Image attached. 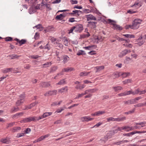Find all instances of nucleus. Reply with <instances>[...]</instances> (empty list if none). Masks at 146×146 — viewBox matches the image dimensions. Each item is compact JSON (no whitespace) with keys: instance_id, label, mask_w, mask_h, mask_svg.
<instances>
[{"instance_id":"obj_1","label":"nucleus","mask_w":146,"mask_h":146,"mask_svg":"<svg viewBox=\"0 0 146 146\" xmlns=\"http://www.w3.org/2000/svg\"><path fill=\"white\" fill-rule=\"evenodd\" d=\"M37 117H30L24 118L20 121V122L23 123L30 122L32 121H36L37 120Z\"/></svg>"},{"instance_id":"obj_2","label":"nucleus","mask_w":146,"mask_h":146,"mask_svg":"<svg viewBox=\"0 0 146 146\" xmlns=\"http://www.w3.org/2000/svg\"><path fill=\"white\" fill-rule=\"evenodd\" d=\"M98 90L97 88H94L90 89H88L85 91L84 93L79 94L78 95L79 98L83 96L84 95L87 94L89 93H94Z\"/></svg>"},{"instance_id":"obj_3","label":"nucleus","mask_w":146,"mask_h":146,"mask_svg":"<svg viewBox=\"0 0 146 146\" xmlns=\"http://www.w3.org/2000/svg\"><path fill=\"white\" fill-rule=\"evenodd\" d=\"M19 99L18 100L16 103L17 106H19L23 103L25 100V96L24 94H21L19 96Z\"/></svg>"},{"instance_id":"obj_4","label":"nucleus","mask_w":146,"mask_h":146,"mask_svg":"<svg viewBox=\"0 0 146 146\" xmlns=\"http://www.w3.org/2000/svg\"><path fill=\"white\" fill-rule=\"evenodd\" d=\"M141 21L140 19H135L133 23V29H138Z\"/></svg>"},{"instance_id":"obj_5","label":"nucleus","mask_w":146,"mask_h":146,"mask_svg":"<svg viewBox=\"0 0 146 146\" xmlns=\"http://www.w3.org/2000/svg\"><path fill=\"white\" fill-rule=\"evenodd\" d=\"M75 32L78 33L81 32L83 30V27L82 25L77 24L74 26Z\"/></svg>"},{"instance_id":"obj_6","label":"nucleus","mask_w":146,"mask_h":146,"mask_svg":"<svg viewBox=\"0 0 146 146\" xmlns=\"http://www.w3.org/2000/svg\"><path fill=\"white\" fill-rule=\"evenodd\" d=\"M57 92L56 90L49 91L46 93L44 95L45 96H49L51 95H56L57 94Z\"/></svg>"},{"instance_id":"obj_7","label":"nucleus","mask_w":146,"mask_h":146,"mask_svg":"<svg viewBox=\"0 0 146 146\" xmlns=\"http://www.w3.org/2000/svg\"><path fill=\"white\" fill-rule=\"evenodd\" d=\"M130 52L131 50H128L127 49H125L120 53L119 54V56L121 58Z\"/></svg>"},{"instance_id":"obj_8","label":"nucleus","mask_w":146,"mask_h":146,"mask_svg":"<svg viewBox=\"0 0 146 146\" xmlns=\"http://www.w3.org/2000/svg\"><path fill=\"white\" fill-rule=\"evenodd\" d=\"M93 118H91L89 116H84L81 117L80 118L81 121L82 122H88L92 121L93 119Z\"/></svg>"},{"instance_id":"obj_9","label":"nucleus","mask_w":146,"mask_h":146,"mask_svg":"<svg viewBox=\"0 0 146 146\" xmlns=\"http://www.w3.org/2000/svg\"><path fill=\"white\" fill-rule=\"evenodd\" d=\"M82 13V12L80 10H75L72 11V12L69 13V14L72 15H76V16L78 17Z\"/></svg>"},{"instance_id":"obj_10","label":"nucleus","mask_w":146,"mask_h":146,"mask_svg":"<svg viewBox=\"0 0 146 146\" xmlns=\"http://www.w3.org/2000/svg\"><path fill=\"white\" fill-rule=\"evenodd\" d=\"M52 114V112H46L43 114L41 116L37 117V120L42 119L43 118H45L50 115Z\"/></svg>"},{"instance_id":"obj_11","label":"nucleus","mask_w":146,"mask_h":146,"mask_svg":"<svg viewBox=\"0 0 146 146\" xmlns=\"http://www.w3.org/2000/svg\"><path fill=\"white\" fill-rule=\"evenodd\" d=\"M39 85L40 87L42 88H47L50 86V84L48 82H41Z\"/></svg>"},{"instance_id":"obj_12","label":"nucleus","mask_w":146,"mask_h":146,"mask_svg":"<svg viewBox=\"0 0 146 146\" xmlns=\"http://www.w3.org/2000/svg\"><path fill=\"white\" fill-rule=\"evenodd\" d=\"M86 17L87 19V21H88L90 20H96V18L95 17L92 15L89 14L86 15Z\"/></svg>"},{"instance_id":"obj_13","label":"nucleus","mask_w":146,"mask_h":146,"mask_svg":"<svg viewBox=\"0 0 146 146\" xmlns=\"http://www.w3.org/2000/svg\"><path fill=\"white\" fill-rule=\"evenodd\" d=\"M95 41L96 43H98L99 41L101 42L103 41V39L101 36L99 35L98 36H95L94 38Z\"/></svg>"},{"instance_id":"obj_14","label":"nucleus","mask_w":146,"mask_h":146,"mask_svg":"<svg viewBox=\"0 0 146 146\" xmlns=\"http://www.w3.org/2000/svg\"><path fill=\"white\" fill-rule=\"evenodd\" d=\"M14 40L18 42L20 44V46L25 44L27 41V40L25 39H22L21 40H20L19 39L17 38H15Z\"/></svg>"},{"instance_id":"obj_15","label":"nucleus","mask_w":146,"mask_h":146,"mask_svg":"<svg viewBox=\"0 0 146 146\" xmlns=\"http://www.w3.org/2000/svg\"><path fill=\"white\" fill-rule=\"evenodd\" d=\"M68 90V87L67 86H65L64 87H63L62 88L59 89L58 90V92L59 93L62 94L65 91L67 92Z\"/></svg>"},{"instance_id":"obj_16","label":"nucleus","mask_w":146,"mask_h":146,"mask_svg":"<svg viewBox=\"0 0 146 146\" xmlns=\"http://www.w3.org/2000/svg\"><path fill=\"white\" fill-rule=\"evenodd\" d=\"M65 17V15L63 14H60L59 15H57L55 18V19L56 20H61L64 19Z\"/></svg>"},{"instance_id":"obj_17","label":"nucleus","mask_w":146,"mask_h":146,"mask_svg":"<svg viewBox=\"0 0 146 146\" xmlns=\"http://www.w3.org/2000/svg\"><path fill=\"white\" fill-rule=\"evenodd\" d=\"M123 102L125 104H135L133 99L129 100L127 101H124Z\"/></svg>"},{"instance_id":"obj_18","label":"nucleus","mask_w":146,"mask_h":146,"mask_svg":"<svg viewBox=\"0 0 146 146\" xmlns=\"http://www.w3.org/2000/svg\"><path fill=\"white\" fill-rule=\"evenodd\" d=\"M111 24L113 25V27L115 29L119 30H121L122 29V28L118 25L113 23H111Z\"/></svg>"},{"instance_id":"obj_19","label":"nucleus","mask_w":146,"mask_h":146,"mask_svg":"<svg viewBox=\"0 0 146 146\" xmlns=\"http://www.w3.org/2000/svg\"><path fill=\"white\" fill-rule=\"evenodd\" d=\"M13 68H8L4 69L2 70V72L3 73H6L12 72Z\"/></svg>"},{"instance_id":"obj_20","label":"nucleus","mask_w":146,"mask_h":146,"mask_svg":"<svg viewBox=\"0 0 146 146\" xmlns=\"http://www.w3.org/2000/svg\"><path fill=\"white\" fill-rule=\"evenodd\" d=\"M38 9L36 7L35 8L31 7L29 9V13L30 14H32L36 12V9Z\"/></svg>"},{"instance_id":"obj_21","label":"nucleus","mask_w":146,"mask_h":146,"mask_svg":"<svg viewBox=\"0 0 146 146\" xmlns=\"http://www.w3.org/2000/svg\"><path fill=\"white\" fill-rule=\"evenodd\" d=\"M85 86H86L84 84H83L81 85L79 84L78 85H77L75 87V88L77 89L82 90L85 87Z\"/></svg>"},{"instance_id":"obj_22","label":"nucleus","mask_w":146,"mask_h":146,"mask_svg":"<svg viewBox=\"0 0 146 146\" xmlns=\"http://www.w3.org/2000/svg\"><path fill=\"white\" fill-rule=\"evenodd\" d=\"M88 23L90 24V25L91 26L92 28H95L96 27V24H97L96 22L90 21L88 22Z\"/></svg>"},{"instance_id":"obj_23","label":"nucleus","mask_w":146,"mask_h":146,"mask_svg":"<svg viewBox=\"0 0 146 146\" xmlns=\"http://www.w3.org/2000/svg\"><path fill=\"white\" fill-rule=\"evenodd\" d=\"M24 113L23 112L17 113L13 115V117L14 118H18L20 116H22L23 115Z\"/></svg>"},{"instance_id":"obj_24","label":"nucleus","mask_w":146,"mask_h":146,"mask_svg":"<svg viewBox=\"0 0 146 146\" xmlns=\"http://www.w3.org/2000/svg\"><path fill=\"white\" fill-rule=\"evenodd\" d=\"M58 67L57 66H54L52 67L50 69V71L49 72V73H52L55 72L58 69Z\"/></svg>"},{"instance_id":"obj_25","label":"nucleus","mask_w":146,"mask_h":146,"mask_svg":"<svg viewBox=\"0 0 146 146\" xmlns=\"http://www.w3.org/2000/svg\"><path fill=\"white\" fill-rule=\"evenodd\" d=\"M90 72H88L86 71H83L80 72V73L79 76L81 77H84L87 76Z\"/></svg>"},{"instance_id":"obj_26","label":"nucleus","mask_w":146,"mask_h":146,"mask_svg":"<svg viewBox=\"0 0 146 146\" xmlns=\"http://www.w3.org/2000/svg\"><path fill=\"white\" fill-rule=\"evenodd\" d=\"M1 141L4 143L9 144L11 143V141L9 139H2Z\"/></svg>"},{"instance_id":"obj_27","label":"nucleus","mask_w":146,"mask_h":146,"mask_svg":"<svg viewBox=\"0 0 146 146\" xmlns=\"http://www.w3.org/2000/svg\"><path fill=\"white\" fill-rule=\"evenodd\" d=\"M20 56H18L15 54H13L8 56V57H10V59H13L15 58H19Z\"/></svg>"},{"instance_id":"obj_28","label":"nucleus","mask_w":146,"mask_h":146,"mask_svg":"<svg viewBox=\"0 0 146 146\" xmlns=\"http://www.w3.org/2000/svg\"><path fill=\"white\" fill-rule=\"evenodd\" d=\"M112 134L111 131H110L107 134V135L104 137V140L106 141L108 140L110 137V135H111Z\"/></svg>"},{"instance_id":"obj_29","label":"nucleus","mask_w":146,"mask_h":146,"mask_svg":"<svg viewBox=\"0 0 146 146\" xmlns=\"http://www.w3.org/2000/svg\"><path fill=\"white\" fill-rule=\"evenodd\" d=\"M19 110V108H16L15 107H13L11 109L10 112L11 113H13L14 112L17 111Z\"/></svg>"},{"instance_id":"obj_30","label":"nucleus","mask_w":146,"mask_h":146,"mask_svg":"<svg viewBox=\"0 0 146 146\" xmlns=\"http://www.w3.org/2000/svg\"><path fill=\"white\" fill-rule=\"evenodd\" d=\"M146 106V103H139L138 104L134 105V106L135 107H144Z\"/></svg>"},{"instance_id":"obj_31","label":"nucleus","mask_w":146,"mask_h":146,"mask_svg":"<svg viewBox=\"0 0 146 146\" xmlns=\"http://www.w3.org/2000/svg\"><path fill=\"white\" fill-rule=\"evenodd\" d=\"M66 81L65 79L61 80L57 84V85H62L66 84Z\"/></svg>"},{"instance_id":"obj_32","label":"nucleus","mask_w":146,"mask_h":146,"mask_svg":"<svg viewBox=\"0 0 146 146\" xmlns=\"http://www.w3.org/2000/svg\"><path fill=\"white\" fill-rule=\"evenodd\" d=\"M96 47V46L95 45H92L91 46H85L83 47V48L86 50H91V48H92L93 47Z\"/></svg>"},{"instance_id":"obj_33","label":"nucleus","mask_w":146,"mask_h":146,"mask_svg":"<svg viewBox=\"0 0 146 146\" xmlns=\"http://www.w3.org/2000/svg\"><path fill=\"white\" fill-rule=\"evenodd\" d=\"M63 62L64 64L65 63L67 62L69 60V57L66 55L64 56H63Z\"/></svg>"},{"instance_id":"obj_34","label":"nucleus","mask_w":146,"mask_h":146,"mask_svg":"<svg viewBox=\"0 0 146 146\" xmlns=\"http://www.w3.org/2000/svg\"><path fill=\"white\" fill-rule=\"evenodd\" d=\"M38 103L37 102H35L31 104L30 106L27 108H26V109L28 110L31 109L32 107L35 106Z\"/></svg>"},{"instance_id":"obj_35","label":"nucleus","mask_w":146,"mask_h":146,"mask_svg":"<svg viewBox=\"0 0 146 146\" xmlns=\"http://www.w3.org/2000/svg\"><path fill=\"white\" fill-rule=\"evenodd\" d=\"M21 129V128L20 127H15L11 128V130L13 132H15L18 130H20Z\"/></svg>"},{"instance_id":"obj_36","label":"nucleus","mask_w":146,"mask_h":146,"mask_svg":"<svg viewBox=\"0 0 146 146\" xmlns=\"http://www.w3.org/2000/svg\"><path fill=\"white\" fill-rule=\"evenodd\" d=\"M63 70H64V72H68L69 71H72L73 70H74V69L73 68L70 67V68H64Z\"/></svg>"},{"instance_id":"obj_37","label":"nucleus","mask_w":146,"mask_h":146,"mask_svg":"<svg viewBox=\"0 0 146 146\" xmlns=\"http://www.w3.org/2000/svg\"><path fill=\"white\" fill-rule=\"evenodd\" d=\"M112 88L114 90L115 92H117L119 90H121L122 88L120 86H117V87H114Z\"/></svg>"},{"instance_id":"obj_38","label":"nucleus","mask_w":146,"mask_h":146,"mask_svg":"<svg viewBox=\"0 0 146 146\" xmlns=\"http://www.w3.org/2000/svg\"><path fill=\"white\" fill-rule=\"evenodd\" d=\"M96 69L97 70L96 71V72H97L98 71H100L104 69V66H97L96 67Z\"/></svg>"},{"instance_id":"obj_39","label":"nucleus","mask_w":146,"mask_h":146,"mask_svg":"<svg viewBox=\"0 0 146 146\" xmlns=\"http://www.w3.org/2000/svg\"><path fill=\"white\" fill-rule=\"evenodd\" d=\"M35 27L39 29L40 31H42L43 29V27L42 26V25L40 24L36 25Z\"/></svg>"},{"instance_id":"obj_40","label":"nucleus","mask_w":146,"mask_h":146,"mask_svg":"<svg viewBox=\"0 0 146 146\" xmlns=\"http://www.w3.org/2000/svg\"><path fill=\"white\" fill-rule=\"evenodd\" d=\"M86 54V53L85 52L82 50L79 51L77 53V55L78 56H80L81 55H85Z\"/></svg>"},{"instance_id":"obj_41","label":"nucleus","mask_w":146,"mask_h":146,"mask_svg":"<svg viewBox=\"0 0 146 146\" xmlns=\"http://www.w3.org/2000/svg\"><path fill=\"white\" fill-rule=\"evenodd\" d=\"M123 36H125L126 38H134L135 36L134 35H130V34H126V35H123Z\"/></svg>"},{"instance_id":"obj_42","label":"nucleus","mask_w":146,"mask_h":146,"mask_svg":"<svg viewBox=\"0 0 146 146\" xmlns=\"http://www.w3.org/2000/svg\"><path fill=\"white\" fill-rule=\"evenodd\" d=\"M96 112L97 113V116H99L100 115H103L105 113H106V112L104 111H98Z\"/></svg>"},{"instance_id":"obj_43","label":"nucleus","mask_w":146,"mask_h":146,"mask_svg":"<svg viewBox=\"0 0 146 146\" xmlns=\"http://www.w3.org/2000/svg\"><path fill=\"white\" fill-rule=\"evenodd\" d=\"M140 90L139 89H137L134 91H131V94L133 95L138 94L139 93Z\"/></svg>"},{"instance_id":"obj_44","label":"nucleus","mask_w":146,"mask_h":146,"mask_svg":"<svg viewBox=\"0 0 146 146\" xmlns=\"http://www.w3.org/2000/svg\"><path fill=\"white\" fill-rule=\"evenodd\" d=\"M130 75V73L129 72H124L122 74V75L123 78L127 77Z\"/></svg>"},{"instance_id":"obj_45","label":"nucleus","mask_w":146,"mask_h":146,"mask_svg":"<svg viewBox=\"0 0 146 146\" xmlns=\"http://www.w3.org/2000/svg\"><path fill=\"white\" fill-rule=\"evenodd\" d=\"M123 45L126 48H131L133 46L131 44L125 43Z\"/></svg>"},{"instance_id":"obj_46","label":"nucleus","mask_w":146,"mask_h":146,"mask_svg":"<svg viewBox=\"0 0 146 146\" xmlns=\"http://www.w3.org/2000/svg\"><path fill=\"white\" fill-rule=\"evenodd\" d=\"M15 124V122H12L11 123H8L7 124V128H8L9 127H12Z\"/></svg>"},{"instance_id":"obj_47","label":"nucleus","mask_w":146,"mask_h":146,"mask_svg":"<svg viewBox=\"0 0 146 146\" xmlns=\"http://www.w3.org/2000/svg\"><path fill=\"white\" fill-rule=\"evenodd\" d=\"M135 109H133L131 111H129L128 112H125L124 113V114L128 115V114L132 113L134 112V111H135Z\"/></svg>"},{"instance_id":"obj_48","label":"nucleus","mask_w":146,"mask_h":146,"mask_svg":"<svg viewBox=\"0 0 146 146\" xmlns=\"http://www.w3.org/2000/svg\"><path fill=\"white\" fill-rule=\"evenodd\" d=\"M40 57V56H39L38 55H33L31 56H30V57H31L30 58H33V59H36L37 58Z\"/></svg>"},{"instance_id":"obj_49","label":"nucleus","mask_w":146,"mask_h":146,"mask_svg":"<svg viewBox=\"0 0 146 146\" xmlns=\"http://www.w3.org/2000/svg\"><path fill=\"white\" fill-rule=\"evenodd\" d=\"M124 84H127L128 83H130L131 82V79H128L127 80H125L124 81H123Z\"/></svg>"},{"instance_id":"obj_50","label":"nucleus","mask_w":146,"mask_h":146,"mask_svg":"<svg viewBox=\"0 0 146 146\" xmlns=\"http://www.w3.org/2000/svg\"><path fill=\"white\" fill-rule=\"evenodd\" d=\"M145 42V41L144 40H143L139 42L136 44H137L139 46H141Z\"/></svg>"},{"instance_id":"obj_51","label":"nucleus","mask_w":146,"mask_h":146,"mask_svg":"<svg viewBox=\"0 0 146 146\" xmlns=\"http://www.w3.org/2000/svg\"><path fill=\"white\" fill-rule=\"evenodd\" d=\"M5 40L6 41H11L13 40V38L10 37H8L5 38Z\"/></svg>"},{"instance_id":"obj_52","label":"nucleus","mask_w":146,"mask_h":146,"mask_svg":"<svg viewBox=\"0 0 146 146\" xmlns=\"http://www.w3.org/2000/svg\"><path fill=\"white\" fill-rule=\"evenodd\" d=\"M142 98V97H141V96H139V97H137L135 98L134 99H133V100L135 101V104L137 103V102L136 101L138 100H139L141 99Z\"/></svg>"},{"instance_id":"obj_53","label":"nucleus","mask_w":146,"mask_h":146,"mask_svg":"<svg viewBox=\"0 0 146 146\" xmlns=\"http://www.w3.org/2000/svg\"><path fill=\"white\" fill-rule=\"evenodd\" d=\"M50 65L51 64V63L50 62H47L45 64H43V65L44 66L43 67H46L48 66V65L49 64Z\"/></svg>"},{"instance_id":"obj_54","label":"nucleus","mask_w":146,"mask_h":146,"mask_svg":"<svg viewBox=\"0 0 146 146\" xmlns=\"http://www.w3.org/2000/svg\"><path fill=\"white\" fill-rule=\"evenodd\" d=\"M91 12V11L88 9H85L83 10V12L85 13H89Z\"/></svg>"},{"instance_id":"obj_55","label":"nucleus","mask_w":146,"mask_h":146,"mask_svg":"<svg viewBox=\"0 0 146 146\" xmlns=\"http://www.w3.org/2000/svg\"><path fill=\"white\" fill-rule=\"evenodd\" d=\"M126 119V118L125 117H119V121H123Z\"/></svg>"},{"instance_id":"obj_56","label":"nucleus","mask_w":146,"mask_h":146,"mask_svg":"<svg viewBox=\"0 0 146 146\" xmlns=\"http://www.w3.org/2000/svg\"><path fill=\"white\" fill-rule=\"evenodd\" d=\"M125 96L129 95L131 94V90L126 91L124 92Z\"/></svg>"},{"instance_id":"obj_57","label":"nucleus","mask_w":146,"mask_h":146,"mask_svg":"<svg viewBox=\"0 0 146 146\" xmlns=\"http://www.w3.org/2000/svg\"><path fill=\"white\" fill-rule=\"evenodd\" d=\"M107 121L108 122H110L111 121H114V118L112 117H110L107 118Z\"/></svg>"},{"instance_id":"obj_58","label":"nucleus","mask_w":146,"mask_h":146,"mask_svg":"<svg viewBox=\"0 0 146 146\" xmlns=\"http://www.w3.org/2000/svg\"><path fill=\"white\" fill-rule=\"evenodd\" d=\"M136 11H134L133 10H129L127 11V13L130 14H133L134 13H136Z\"/></svg>"},{"instance_id":"obj_59","label":"nucleus","mask_w":146,"mask_h":146,"mask_svg":"<svg viewBox=\"0 0 146 146\" xmlns=\"http://www.w3.org/2000/svg\"><path fill=\"white\" fill-rule=\"evenodd\" d=\"M74 21H76L74 20V18H70L69 20V22L71 23H72Z\"/></svg>"},{"instance_id":"obj_60","label":"nucleus","mask_w":146,"mask_h":146,"mask_svg":"<svg viewBox=\"0 0 146 146\" xmlns=\"http://www.w3.org/2000/svg\"><path fill=\"white\" fill-rule=\"evenodd\" d=\"M24 136V134L23 133H18L17 134V137H19L22 136Z\"/></svg>"},{"instance_id":"obj_61","label":"nucleus","mask_w":146,"mask_h":146,"mask_svg":"<svg viewBox=\"0 0 146 146\" xmlns=\"http://www.w3.org/2000/svg\"><path fill=\"white\" fill-rule=\"evenodd\" d=\"M31 131V129L29 128H27L25 131L26 133H28Z\"/></svg>"},{"instance_id":"obj_62","label":"nucleus","mask_w":146,"mask_h":146,"mask_svg":"<svg viewBox=\"0 0 146 146\" xmlns=\"http://www.w3.org/2000/svg\"><path fill=\"white\" fill-rule=\"evenodd\" d=\"M44 5H45V6H46V7L47 8L49 9L50 10H51L52 9L51 8H50V5L49 4L46 3L45 4H44Z\"/></svg>"},{"instance_id":"obj_63","label":"nucleus","mask_w":146,"mask_h":146,"mask_svg":"<svg viewBox=\"0 0 146 146\" xmlns=\"http://www.w3.org/2000/svg\"><path fill=\"white\" fill-rule=\"evenodd\" d=\"M117 39L119 41H123L125 40V39H124L123 38H120L119 37L117 38Z\"/></svg>"},{"instance_id":"obj_64","label":"nucleus","mask_w":146,"mask_h":146,"mask_svg":"<svg viewBox=\"0 0 146 146\" xmlns=\"http://www.w3.org/2000/svg\"><path fill=\"white\" fill-rule=\"evenodd\" d=\"M145 93H146V89L142 91H140L139 94V95H141L144 94Z\"/></svg>"}]
</instances>
